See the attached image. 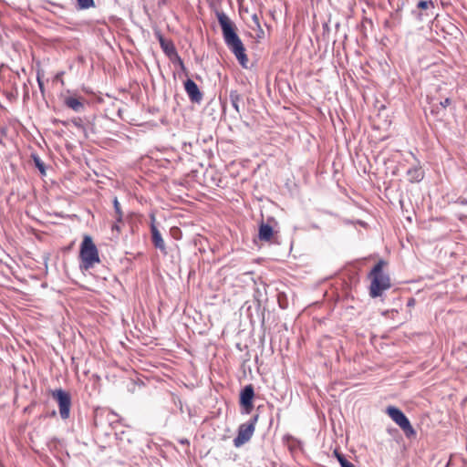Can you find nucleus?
<instances>
[{"mask_svg":"<svg viewBox=\"0 0 467 467\" xmlns=\"http://www.w3.org/2000/svg\"><path fill=\"white\" fill-rule=\"evenodd\" d=\"M216 17L221 26L225 45L234 53L240 65L247 67L248 58L245 54V48L236 33L234 23L223 11H216Z\"/></svg>","mask_w":467,"mask_h":467,"instance_id":"1","label":"nucleus"},{"mask_svg":"<svg viewBox=\"0 0 467 467\" xmlns=\"http://www.w3.org/2000/svg\"><path fill=\"white\" fill-rule=\"evenodd\" d=\"M386 262L380 259L371 269L368 277L371 279L369 286V296L376 298L381 296L382 292L391 286L389 275L383 272V266Z\"/></svg>","mask_w":467,"mask_h":467,"instance_id":"2","label":"nucleus"},{"mask_svg":"<svg viewBox=\"0 0 467 467\" xmlns=\"http://www.w3.org/2000/svg\"><path fill=\"white\" fill-rule=\"evenodd\" d=\"M79 256L81 259V267L86 270L92 268L95 264L99 263V251L91 236H84L80 245Z\"/></svg>","mask_w":467,"mask_h":467,"instance_id":"3","label":"nucleus"},{"mask_svg":"<svg viewBox=\"0 0 467 467\" xmlns=\"http://www.w3.org/2000/svg\"><path fill=\"white\" fill-rule=\"evenodd\" d=\"M389 418L404 431L407 438H411L416 435V431L410 424V420L404 412L397 407L389 406L386 410Z\"/></svg>","mask_w":467,"mask_h":467,"instance_id":"4","label":"nucleus"},{"mask_svg":"<svg viewBox=\"0 0 467 467\" xmlns=\"http://www.w3.org/2000/svg\"><path fill=\"white\" fill-rule=\"evenodd\" d=\"M411 16L419 22H428L435 16V4L431 0H420L411 10Z\"/></svg>","mask_w":467,"mask_h":467,"instance_id":"5","label":"nucleus"},{"mask_svg":"<svg viewBox=\"0 0 467 467\" xmlns=\"http://www.w3.org/2000/svg\"><path fill=\"white\" fill-rule=\"evenodd\" d=\"M52 398L57 401L58 405L59 415L61 419H68L71 408L70 394L62 389H57L52 391Z\"/></svg>","mask_w":467,"mask_h":467,"instance_id":"6","label":"nucleus"},{"mask_svg":"<svg viewBox=\"0 0 467 467\" xmlns=\"http://www.w3.org/2000/svg\"><path fill=\"white\" fill-rule=\"evenodd\" d=\"M257 418L258 416L256 415L250 420V422L244 423L239 426L237 435L234 439V445L235 447H240L250 441L254 432Z\"/></svg>","mask_w":467,"mask_h":467,"instance_id":"7","label":"nucleus"},{"mask_svg":"<svg viewBox=\"0 0 467 467\" xmlns=\"http://www.w3.org/2000/svg\"><path fill=\"white\" fill-rule=\"evenodd\" d=\"M155 36L157 39L159 40V43L161 45V47L162 51L170 57L172 58V57H175L180 64V66L183 68V61L182 58L178 56V53L176 51V48L173 45V43L171 40L166 39L161 32H156Z\"/></svg>","mask_w":467,"mask_h":467,"instance_id":"8","label":"nucleus"},{"mask_svg":"<svg viewBox=\"0 0 467 467\" xmlns=\"http://www.w3.org/2000/svg\"><path fill=\"white\" fill-rule=\"evenodd\" d=\"M254 397V387L249 384L242 389L240 393V405L244 408V412L249 414L253 408V400Z\"/></svg>","mask_w":467,"mask_h":467,"instance_id":"9","label":"nucleus"},{"mask_svg":"<svg viewBox=\"0 0 467 467\" xmlns=\"http://www.w3.org/2000/svg\"><path fill=\"white\" fill-rule=\"evenodd\" d=\"M184 89L192 102L197 104L202 102L203 98L202 93L192 79L187 78L184 81Z\"/></svg>","mask_w":467,"mask_h":467,"instance_id":"10","label":"nucleus"},{"mask_svg":"<svg viewBox=\"0 0 467 467\" xmlns=\"http://www.w3.org/2000/svg\"><path fill=\"white\" fill-rule=\"evenodd\" d=\"M150 234H151V241L155 248L161 250L162 253L167 254L166 245L164 240L161 237L160 231L155 225V217L151 215V223H150Z\"/></svg>","mask_w":467,"mask_h":467,"instance_id":"11","label":"nucleus"},{"mask_svg":"<svg viewBox=\"0 0 467 467\" xmlns=\"http://www.w3.org/2000/svg\"><path fill=\"white\" fill-rule=\"evenodd\" d=\"M273 234H274L273 227L270 224L265 223L264 222H262L260 223L259 230H258V238L261 241H265V242L270 241V239L273 236Z\"/></svg>","mask_w":467,"mask_h":467,"instance_id":"12","label":"nucleus"},{"mask_svg":"<svg viewBox=\"0 0 467 467\" xmlns=\"http://www.w3.org/2000/svg\"><path fill=\"white\" fill-rule=\"evenodd\" d=\"M407 174L410 182H420L424 178V171L421 167L419 166L410 168Z\"/></svg>","mask_w":467,"mask_h":467,"instance_id":"13","label":"nucleus"},{"mask_svg":"<svg viewBox=\"0 0 467 467\" xmlns=\"http://www.w3.org/2000/svg\"><path fill=\"white\" fill-rule=\"evenodd\" d=\"M229 99L232 104V107L234 109L236 113L240 114L241 112V104L243 103V97L237 90H230Z\"/></svg>","mask_w":467,"mask_h":467,"instance_id":"14","label":"nucleus"},{"mask_svg":"<svg viewBox=\"0 0 467 467\" xmlns=\"http://www.w3.org/2000/svg\"><path fill=\"white\" fill-rule=\"evenodd\" d=\"M65 104L76 112H80L84 109L83 103L75 97H68L65 99Z\"/></svg>","mask_w":467,"mask_h":467,"instance_id":"15","label":"nucleus"},{"mask_svg":"<svg viewBox=\"0 0 467 467\" xmlns=\"http://www.w3.org/2000/svg\"><path fill=\"white\" fill-rule=\"evenodd\" d=\"M31 160L34 161L36 167L38 169L41 175H46V165L39 158V156L36 154H31Z\"/></svg>","mask_w":467,"mask_h":467,"instance_id":"16","label":"nucleus"},{"mask_svg":"<svg viewBox=\"0 0 467 467\" xmlns=\"http://www.w3.org/2000/svg\"><path fill=\"white\" fill-rule=\"evenodd\" d=\"M334 454H335L336 458L337 459L338 462L340 463L341 467H355V465L353 463L348 462L346 459V457L342 453L337 451V450L334 451Z\"/></svg>","mask_w":467,"mask_h":467,"instance_id":"17","label":"nucleus"},{"mask_svg":"<svg viewBox=\"0 0 467 467\" xmlns=\"http://www.w3.org/2000/svg\"><path fill=\"white\" fill-rule=\"evenodd\" d=\"M77 6L80 10L88 9L95 6L94 0H76Z\"/></svg>","mask_w":467,"mask_h":467,"instance_id":"18","label":"nucleus"},{"mask_svg":"<svg viewBox=\"0 0 467 467\" xmlns=\"http://www.w3.org/2000/svg\"><path fill=\"white\" fill-rule=\"evenodd\" d=\"M113 206H114V211H115L116 215L123 216V213L121 211L120 204H119L117 197H115L113 200Z\"/></svg>","mask_w":467,"mask_h":467,"instance_id":"19","label":"nucleus"},{"mask_svg":"<svg viewBox=\"0 0 467 467\" xmlns=\"http://www.w3.org/2000/svg\"><path fill=\"white\" fill-rule=\"evenodd\" d=\"M392 19L397 23L400 24L401 22V14L400 8H398L395 12L391 14Z\"/></svg>","mask_w":467,"mask_h":467,"instance_id":"20","label":"nucleus"},{"mask_svg":"<svg viewBox=\"0 0 467 467\" xmlns=\"http://www.w3.org/2000/svg\"><path fill=\"white\" fill-rule=\"evenodd\" d=\"M323 39L328 41V35L330 32V27L327 23L323 24Z\"/></svg>","mask_w":467,"mask_h":467,"instance_id":"21","label":"nucleus"},{"mask_svg":"<svg viewBox=\"0 0 467 467\" xmlns=\"http://www.w3.org/2000/svg\"><path fill=\"white\" fill-rule=\"evenodd\" d=\"M73 124L79 130H85V127L82 123V120L80 119H75L72 120Z\"/></svg>","mask_w":467,"mask_h":467,"instance_id":"22","label":"nucleus"},{"mask_svg":"<svg viewBox=\"0 0 467 467\" xmlns=\"http://www.w3.org/2000/svg\"><path fill=\"white\" fill-rule=\"evenodd\" d=\"M451 99L447 98V99H445L443 101H441V102H440V106H441L442 109H446L449 105H451Z\"/></svg>","mask_w":467,"mask_h":467,"instance_id":"23","label":"nucleus"},{"mask_svg":"<svg viewBox=\"0 0 467 467\" xmlns=\"http://www.w3.org/2000/svg\"><path fill=\"white\" fill-rule=\"evenodd\" d=\"M36 79H37V82H38L39 88H40V89L42 90V89H43V82H42V80H41V77H40V73H39V71L37 72Z\"/></svg>","mask_w":467,"mask_h":467,"instance_id":"24","label":"nucleus"},{"mask_svg":"<svg viewBox=\"0 0 467 467\" xmlns=\"http://www.w3.org/2000/svg\"><path fill=\"white\" fill-rule=\"evenodd\" d=\"M112 231H117L118 233L120 232V226L119 223H114L111 227Z\"/></svg>","mask_w":467,"mask_h":467,"instance_id":"25","label":"nucleus"},{"mask_svg":"<svg viewBox=\"0 0 467 467\" xmlns=\"http://www.w3.org/2000/svg\"><path fill=\"white\" fill-rule=\"evenodd\" d=\"M123 222V216L116 215V223H121Z\"/></svg>","mask_w":467,"mask_h":467,"instance_id":"26","label":"nucleus"},{"mask_svg":"<svg viewBox=\"0 0 467 467\" xmlns=\"http://www.w3.org/2000/svg\"><path fill=\"white\" fill-rule=\"evenodd\" d=\"M310 228H311V229H315V230H319V229H320L319 225H318V224H317V223H312L310 224Z\"/></svg>","mask_w":467,"mask_h":467,"instance_id":"27","label":"nucleus"},{"mask_svg":"<svg viewBox=\"0 0 467 467\" xmlns=\"http://www.w3.org/2000/svg\"><path fill=\"white\" fill-rule=\"evenodd\" d=\"M253 20L255 22V24H256L257 26H259V20H258V16H257L256 15H254V16H253Z\"/></svg>","mask_w":467,"mask_h":467,"instance_id":"28","label":"nucleus"},{"mask_svg":"<svg viewBox=\"0 0 467 467\" xmlns=\"http://www.w3.org/2000/svg\"><path fill=\"white\" fill-rule=\"evenodd\" d=\"M180 442L182 444H185V445H189L190 444V442H189V441L187 439H182V440L180 441Z\"/></svg>","mask_w":467,"mask_h":467,"instance_id":"29","label":"nucleus"},{"mask_svg":"<svg viewBox=\"0 0 467 467\" xmlns=\"http://www.w3.org/2000/svg\"><path fill=\"white\" fill-rule=\"evenodd\" d=\"M278 302H279V306H280L281 308H285L286 307V306L283 305L282 302H281V296H279V297H278Z\"/></svg>","mask_w":467,"mask_h":467,"instance_id":"30","label":"nucleus"},{"mask_svg":"<svg viewBox=\"0 0 467 467\" xmlns=\"http://www.w3.org/2000/svg\"><path fill=\"white\" fill-rule=\"evenodd\" d=\"M413 304H414V299L413 298L410 299L408 302V306H412Z\"/></svg>","mask_w":467,"mask_h":467,"instance_id":"31","label":"nucleus"},{"mask_svg":"<svg viewBox=\"0 0 467 467\" xmlns=\"http://www.w3.org/2000/svg\"><path fill=\"white\" fill-rule=\"evenodd\" d=\"M431 112H432V113H438V109H431Z\"/></svg>","mask_w":467,"mask_h":467,"instance_id":"32","label":"nucleus"},{"mask_svg":"<svg viewBox=\"0 0 467 467\" xmlns=\"http://www.w3.org/2000/svg\"><path fill=\"white\" fill-rule=\"evenodd\" d=\"M26 97H27V92L26 91L25 95H24V99H26Z\"/></svg>","mask_w":467,"mask_h":467,"instance_id":"33","label":"nucleus"}]
</instances>
